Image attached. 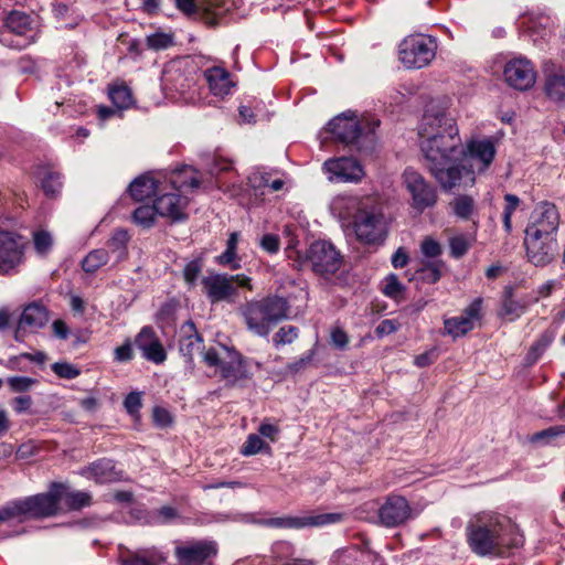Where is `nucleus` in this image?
Segmentation results:
<instances>
[{
  "label": "nucleus",
  "instance_id": "f257e3e1",
  "mask_svg": "<svg viewBox=\"0 0 565 565\" xmlns=\"http://www.w3.org/2000/svg\"><path fill=\"white\" fill-rule=\"evenodd\" d=\"M418 135L426 167L444 190L475 184L471 171L462 172L456 164L462 152L461 139L446 107L429 103L419 122Z\"/></svg>",
  "mask_w": 565,
  "mask_h": 565
},
{
  "label": "nucleus",
  "instance_id": "f03ea898",
  "mask_svg": "<svg viewBox=\"0 0 565 565\" xmlns=\"http://www.w3.org/2000/svg\"><path fill=\"white\" fill-rule=\"evenodd\" d=\"M508 530L507 520L500 515H478L467 525L468 545L479 556H501L521 543V539H510Z\"/></svg>",
  "mask_w": 565,
  "mask_h": 565
},
{
  "label": "nucleus",
  "instance_id": "7ed1b4c3",
  "mask_svg": "<svg viewBox=\"0 0 565 565\" xmlns=\"http://www.w3.org/2000/svg\"><path fill=\"white\" fill-rule=\"evenodd\" d=\"M289 309L287 299L271 296L246 303L242 313L249 331L267 337L274 326L288 318Z\"/></svg>",
  "mask_w": 565,
  "mask_h": 565
},
{
  "label": "nucleus",
  "instance_id": "20e7f679",
  "mask_svg": "<svg viewBox=\"0 0 565 565\" xmlns=\"http://www.w3.org/2000/svg\"><path fill=\"white\" fill-rule=\"evenodd\" d=\"M192 169H184L173 173L170 182L174 190L181 192L185 189H198L199 179L194 175ZM188 205V199L180 193H164L157 196L153 202L156 213L162 217H168L173 222L182 221L186 217L184 210Z\"/></svg>",
  "mask_w": 565,
  "mask_h": 565
},
{
  "label": "nucleus",
  "instance_id": "39448f33",
  "mask_svg": "<svg viewBox=\"0 0 565 565\" xmlns=\"http://www.w3.org/2000/svg\"><path fill=\"white\" fill-rule=\"evenodd\" d=\"M437 51V42L425 34L406 36L399 44V60L407 68H423L430 64Z\"/></svg>",
  "mask_w": 565,
  "mask_h": 565
},
{
  "label": "nucleus",
  "instance_id": "423d86ee",
  "mask_svg": "<svg viewBox=\"0 0 565 565\" xmlns=\"http://www.w3.org/2000/svg\"><path fill=\"white\" fill-rule=\"evenodd\" d=\"M353 230L359 241L366 244L382 242L386 235V222L381 204L371 200L353 222Z\"/></svg>",
  "mask_w": 565,
  "mask_h": 565
},
{
  "label": "nucleus",
  "instance_id": "0eeeda50",
  "mask_svg": "<svg viewBox=\"0 0 565 565\" xmlns=\"http://www.w3.org/2000/svg\"><path fill=\"white\" fill-rule=\"evenodd\" d=\"M203 291L212 303L230 301L237 288L252 289L250 278L243 275L211 274L202 279Z\"/></svg>",
  "mask_w": 565,
  "mask_h": 565
},
{
  "label": "nucleus",
  "instance_id": "6e6552de",
  "mask_svg": "<svg viewBox=\"0 0 565 565\" xmlns=\"http://www.w3.org/2000/svg\"><path fill=\"white\" fill-rule=\"evenodd\" d=\"M57 493L53 483L46 493L12 501L17 519H39L57 514L61 511Z\"/></svg>",
  "mask_w": 565,
  "mask_h": 565
},
{
  "label": "nucleus",
  "instance_id": "1a4fd4ad",
  "mask_svg": "<svg viewBox=\"0 0 565 565\" xmlns=\"http://www.w3.org/2000/svg\"><path fill=\"white\" fill-rule=\"evenodd\" d=\"M495 152V146L490 138L471 139L462 148L458 166L462 172L471 171L476 179V173H482L490 167Z\"/></svg>",
  "mask_w": 565,
  "mask_h": 565
},
{
  "label": "nucleus",
  "instance_id": "9d476101",
  "mask_svg": "<svg viewBox=\"0 0 565 565\" xmlns=\"http://www.w3.org/2000/svg\"><path fill=\"white\" fill-rule=\"evenodd\" d=\"M379 125L380 120L374 117L361 124L354 114H341L329 121L328 128L337 140L349 145L355 142L362 134H374Z\"/></svg>",
  "mask_w": 565,
  "mask_h": 565
},
{
  "label": "nucleus",
  "instance_id": "9b49d317",
  "mask_svg": "<svg viewBox=\"0 0 565 565\" xmlns=\"http://www.w3.org/2000/svg\"><path fill=\"white\" fill-rule=\"evenodd\" d=\"M194 84V66L188 57L169 61L162 71L161 85L169 93H185Z\"/></svg>",
  "mask_w": 565,
  "mask_h": 565
},
{
  "label": "nucleus",
  "instance_id": "f8f14e48",
  "mask_svg": "<svg viewBox=\"0 0 565 565\" xmlns=\"http://www.w3.org/2000/svg\"><path fill=\"white\" fill-rule=\"evenodd\" d=\"M28 241L20 234L0 231V275H11L24 263Z\"/></svg>",
  "mask_w": 565,
  "mask_h": 565
},
{
  "label": "nucleus",
  "instance_id": "ddd939ff",
  "mask_svg": "<svg viewBox=\"0 0 565 565\" xmlns=\"http://www.w3.org/2000/svg\"><path fill=\"white\" fill-rule=\"evenodd\" d=\"M403 184L412 198V207L422 213L437 203V191L415 169L406 168L403 172Z\"/></svg>",
  "mask_w": 565,
  "mask_h": 565
},
{
  "label": "nucleus",
  "instance_id": "4468645a",
  "mask_svg": "<svg viewBox=\"0 0 565 565\" xmlns=\"http://www.w3.org/2000/svg\"><path fill=\"white\" fill-rule=\"evenodd\" d=\"M559 226V214L556 206L550 202H541L534 209L525 236L556 238Z\"/></svg>",
  "mask_w": 565,
  "mask_h": 565
},
{
  "label": "nucleus",
  "instance_id": "2eb2a0df",
  "mask_svg": "<svg viewBox=\"0 0 565 565\" xmlns=\"http://www.w3.org/2000/svg\"><path fill=\"white\" fill-rule=\"evenodd\" d=\"M308 260L312 270L320 275L334 274L342 263L340 253L326 241H317L310 245Z\"/></svg>",
  "mask_w": 565,
  "mask_h": 565
},
{
  "label": "nucleus",
  "instance_id": "dca6fc26",
  "mask_svg": "<svg viewBox=\"0 0 565 565\" xmlns=\"http://www.w3.org/2000/svg\"><path fill=\"white\" fill-rule=\"evenodd\" d=\"M322 170L331 182L358 183L365 174L362 164L352 157L328 159Z\"/></svg>",
  "mask_w": 565,
  "mask_h": 565
},
{
  "label": "nucleus",
  "instance_id": "f3484780",
  "mask_svg": "<svg viewBox=\"0 0 565 565\" xmlns=\"http://www.w3.org/2000/svg\"><path fill=\"white\" fill-rule=\"evenodd\" d=\"M482 319V299L476 298L462 311L461 316L444 320L445 333L454 339L466 335Z\"/></svg>",
  "mask_w": 565,
  "mask_h": 565
},
{
  "label": "nucleus",
  "instance_id": "a211bd4d",
  "mask_svg": "<svg viewBox=\"0 0 565 565\" xmlns=\"http://www.w3.org/2000/svg\"><path fill=\"white\" fill-rule=\"evenodd\" d=\"M216 552V545L212 541L186 542L174 550L175 557L182 565H205Z\"/></svg>",
  "mask_w": 565,
  "mask_h": 565
},
{
  "label": "nucleus",
  "instance_id": "6ab92c4d",
  "mask_svg": "<svg viewBox=\"0 0 565 565\" xmlns=\"http://www.w3.org/2000/svg\"><path fill=\"white\" fill-rule=\"evenodd\" d=\"M342 519L339 513H320L302 516H282L265 520L263 523L271 527L303 529L308 526H322L337 523Z\"/></svg>",
  "mask_w": 565,
  "mask_h": 565
},
{
  "label": "nucleus",
  "instance_id": "aec40b11",
  "mask_svg": "<svg viewBox=\"0 0 565 565\" xmlns=\"http://www.w3.org/2000/svg\"><path fill=\"white\" fill-rule=\"evenodd\" d=\"M49 321L47 309L38 303L32 302L28 305L19 319L17 329L14 331V339L23 342L28 332H35L43 328Z\"/></svg>",
  "mask_w": 565,
  "mask_h": 565
},
{
  "label": "nucleus",
  "instance_id": "412c9836",
  "mask_svg": "<svg viewBox=\"0 0 565 565\" xmlns=\"http://www.w3.org/2000/svg\"><path fill=\"white\" fill-rule=\"evenodd\" d=\"M504 77L511 87L519 90H526L534 85L536 73L530 61L515 58L507 63Z\"/></svg>",
  "mask_w": 565,
  "mask_h": 565
},
{
  "label": "nucleus",
  "instance_id": "4be33fe9",
  "mask_svg": "<svg viewBox=\"0 0 565 565\" xmlns=\"http://www.w3.org/2000/svg\"><path fill=\"white\" fill-rule=\"evenodd\" d=\"M524 245L529 260L535 266L550 264L558 252L557 238L525 236Z\"/></svg>",
  "mask_w": 565,
  "mask_h": 565
},
{
  "label": "nucleus",
  "instance_id": "5701e85b",
  "mask_svg": "<svg viewBox=\"0 0 565 565\" xmlns=\"http://www.w3.org/2000/svg\"><path fill=\"white\" fill-rule=\"evenodd\" d=\"M380 522L386 527L405 523L411 518V507L401 495H390L379 509Z\"/></svg>",
  "mask_w": 565,
  "mask_h": 565
},
{
  "label": "nucleus",
  "instance_id": "b1692460",
  "mask_svg": "<svg viewBox=\"0 0 565 565\" xmlns=\"http://www.w3.org/2000/svg\"><path fill=\"white\" fill-rule=\"evenodd\" d=\"M136 347L141 351L142 356L152 363L161 364L167 360V353L158 339L154 330L146 326L141 328L135 338Z\"/></svg>",
  "mask_w": 565,
  "mask_h": 565
},
{
  "label": "nucleus",
  "instance_id": "393cba45",
  "mask_svg": "<svg viewBox=\"0 0 565 565\" xmlns=\"http://www.w3.org/2000/svg\"><path fill=\"white\" fill-rule=\"evenodd\" d=\"M370 201V199L362 200L359 196L340 194L332 199L330 211L332 215L338 217L343 224L345 222L353 224L356 216H359L364 209V204Z\"/></svg>",
  "mask_w": 565,
  "mask_h": 565
},
{
  "label": "nucleus",
  "instance_id": "a878e982",
  "mask_svg": "<svg viewBox=\"0 0 565 565\" xmlns=\"http://www.w3.org/2000/svg\"><path fill=\"white\" fill-rule=\"evenodd\" d=\"M203 340L192 321H186L180 328L179 350L188 363L193 361L195 353L201 352Z\"/></svg>",
  "mask_w": 565,
  "mask_h": 565
},
{
  "label": "nucleus",
  "instance_id": "bb28decb",
  "mask_svg": "<svg viewBox=\"0 0 565 565\" xmlns=\"http://www.w3.org/2000/svg\"><path fill=\"white\" fill-rule=\"evenodd\" d=\"M81 475L99 483L115 482L120 480L121 472L116 470L110 459H99L81 470Z\"/></svg>",
  "mask_w": 565,
  "mask_h": 565
},
{
  "label": "nucleus",
  "instance_id": "cd10ccee",
  "mask_svg": "<svg viewBox=\"0 0 565 565\" xmlns=\"http://www.w3.org/2000/svg\"><path fill=\"white\" fill-rule=\"evenodd\" d=\"M218 370L227 385H235L238 381L249 377L246 361L236 352L231 353L230 360L223 361Z\"/></svg>",
  "mask_w": 565,
  "mask_h": 565
},
{
  "label": "nucleus",
  "instance_id": "c85d7f7f",
  "mask_svg": "<svg viewBox=\"0 0 565 565\" xmlns=\"http://www.w3.org/2000/svg\"><path fill=\"white\" fill-rule=\"evenodd\" d=\"M60 510H81L90 504L92 498L84 491H70L64 484L55 483Z\"/></svg>",
  "mask_w": 565,
  "mask_h": 565
},
{
  "label": "nucleus",
  "instance_id": "c756f323",
  "mask_svg": "<svg viewBox=\"0 0 565 565\" xmlns=\"http://www.w3.org/2000/svg\"><path fill=\"white\" fill-rule=\"evenodd\" d=\"M204 77L211 92L215 96L227 95L231 90V87L233 86V83L230 78V73L220 66L207 68L204 72Z\"/></svg>",
  "mask_w": 565,
  "mask_h": 565
},
{
  "label": "nucleus",
  "instance_id": "7c9ffc66",
  "mask_svg": "<svg viewBox=\"0 0 565 565\" xmlns=\"http://www.w3.org/2000/svg\"><path fill=\"white\" fill-rule=\"evenodd\" d=\"M271 173L263 170H255L252 172L248 177L247 185L254 191V196H250L247 200L245 196H241L238 199L239 204L246 206L257 204L265 194L264 190L268 188Z\"/></svg>",
  "mask_w": 565,
  "mask_h": 565
},
{
  "label": "nucleus",
  "instance_id": "2f4dec72",
  "mask_svg": "<svg viewBox=\"0 0 565 565\" xmlns=\"http://www.w3.org/2000/svg\"><path fill=\"white\" fill-rule=\"evenodd\" d=\"M158 182L149 174L136 178L129 185V193L135 201H143L157 194Z\"/></svg>",
  "mask_w": 565,
  "mask_h": 565
},
{
  "label": "nucleus",
  "instance_id": "473e14b6",
  "mask_svg": "<svg viewBox=\"0 0 565 565\" xmlns=\"http://www.w3.org/2000/svg\"><path fill=\"white\" fill-rule=\"evenodd\" d=\"M166 561L161 552L156 548L140 550L122 557L121 565H160Z\"/></svg>",
  "mask_w": 565,
  "mask_h": 565
},
{
  "label": "nucleus",
  "instance_id": "72a5a7b5",
  "mask_svg": "<svg viewBox=\"0 0 565 565\" xmlns=\"http://www.w3.org/2000/svg\"><path fill=\"white\" fill-rule=\"evenodd\" d=\"M443 260H430L416 270V278L424 284H435L441 277Z\"/></svg>",
  "mask_w": 565,
  "mask_h": 565
},
{
  "label": "nucleus",
  "instance_id": "f704fd0d",
  "mask_svg": "<svg viewBox=\"0 0 565 565\" xmlns=\"http://www.w3.org/2000/svg\"><path fill=\"white\" fill-rule=\"evenodd\" d=\"M129 241L128 232L117 230L107 242V247L115 255L116 262H121L127 256V243Z\"/></svg>",
  "mask_w": 565,
  "mask_h": 565
},
{
  "label": "nucleus",
  "instance_id": "c9c22d12",
  "mask_svg": "<svg viewBox=\"0 0 565 565\" xmlns=\"http://www.w3.org/2000/svg\"><path fill=\"white\" fill-rule=\"evenodd\" d=\"M109 260V252L105 248H98L89 252L82 260V268L85 273L93 274Z\"/></svg>",
  "mask_w": 565,
  "mask_h": 565
},
{
  "label": "nucleus",
  "instance_id": "e433bc0d",
  "mask_svg": "<svg viewBox=\"0 0 565 565\" xmlns=\"http://www.w3.org/2000/svg\"><path fill=\"white\" fill-rule=\"evenodd\" d=\"M563 436H565V425H555L534 433L529 437V441L546 446L552 445L557 438Z\"/></svg>",
  "mask_w": 565,
  "mask_h": 565
},
{
  "label": "nucleus",
  "instance_id": "4c0bfd02",
  "mask_svg": "<svg viewBox=\"0 0 565 565\" xmlns=\"http://www.w3.org/2000/svg\"><path fill=\"white\" fill-rule=\"evenodd\" d=\"M6 26L18 35L25 34L31 29V18L26 13L12 11L6 18Z\"/></svg>",
  "mask_w": 565,
  "mask_h": 565
},
{
  "label": "nucleus",
  "instance_id": "58836bf2",
  "mask_svg": "<svg viewBox=\"0 0 565 565\" xmlns=\"http://www.w3.org/2000/svg\"><path fill=\"white\" fill-rule=\"evenodd\" d=\"M32 242L35 253L44 257L46 256L54 244L52 234L46 230H36L32 233Z\"/></svg>",
  "mask_w": 565,
  "mask_h": 565
},
{
  "label": "nucleus",
  "instance_id": "ea45409f",
  "mask_svg": "<svg viewBox=\"0 0 565 565\" xmlns=\"http://www.w3.org/2000/svg\"><path fill=\"white\" fill-rule=\"evenodd\" d=\"M545 92L550 98L563 100L565 98V75H550L545 82Z\"/></svg>",
  "mask_w": 565,
  "mask_h": 565
},
{
  "label": "nucleus",
  "instance_id": "a19ab883",
  "mask_svg": "<svg viewBox=\"0 0 565 565\" xmlns=\"http://www.w3.org/2000/svg\"><path fill=\"white\" fill-rule=\"evenodd\" d=\"M108 95L118 109H126L132 104L131 92L126 85L120 84L109 87Z\"/></svg>",
  "mask_w": 565,
  "mask_h": 565
},
{
  "label": "nucleus",
  "instance_id": "79ce46f5",
  "mask_svg": "<svg viewBox=\"0 0 565 565\" xmlns=\"http://www.w3.org/2000/svg\"><path fill=\"white\" fill-rule=\"evenodd\" d=\"M450 206L457 217L468 220L475 210V201L469 195H458L450 203Z\"/></svg>",
  "mask_w": 565,
  "mask_h": 565
},
{
  "label": "nucleus",
  "instance_id": "37998d69",
  "mask_svg": "<svg viewBox=\"0 0 565 565\" xmlns=\"http://www.w3.org/2000/svg\"><path fill=\"white\" fill-rule=\"evenodd\" d=\"M524 310L525 307L519 301L514 300L511 292H509L502 301L499 315L502 318H507L508 320L513 321L521 317Z\"/></svg>",
  "mask_w": 565,
  "mask_h": 565
},
{
  "label": "nucleus",
  "instance_id": "c03bdc74",
  "mask_svg": "<svg viewBox=\"0 0 565 565\" xmlns=\"http://www.w3.org/2000/svg\"><path fill=\"white\" fill-rule=\"evenodd\" d=\"M555 335L552 331L543 332L540 338L531 345L527 353V360L530 362H536L545 350L551 345Z\"/></svg>",
  "mask_w": 565,
  "mask_h": 565
},
{
  "label": "nucleus",
  "instance_id": "a18cd8bd",
  "mask_svg": "<svg viewBox=\"0 0 565 565\" xmlns=\"http://www.w3.org/2000/svg\"><path fill=\"white\" fill-rule=\"evenodd\" d=\"M41 183L45 195L55 196L62 189L61 174L55 171L44 170Z\"/></svg>",
  "mask_w": 565,
  "mask_h": 565
},
{
  "label": "nucleus",
  "instance_id": "49530a36",
  "mask_svg": "<svg viewBox=\"0 0 565 565\" xmlns=\"http://www.w3.org/2000/svg\"><path fill=\"white\" fill-rule=\"evenodd\" d=\"M299 335V329L294 326H284L273 337V343L276 348L279 345L292 343Z\"/></svg>",
  "mask_w": 565,
  "mask_h": 565
},
{
  "label": "nucleus",
  "instance_id": "de8ad7c7",
  "mask_svg": "<svg viewBox=\"0 0 565 565\" xmlns=\"http://www.w3.org/2000/svg\"><path fill=\"white\" fill-rule=\"evenodd\" d=\"M382 291L385 296L392 299H399L403 297L404 286L394 274L388 275L383 284Z\"/></svg>",
  "mask_w": 565,
  "mask_h": 565
},
{
  "label": "nucleus",
  "instance_id": "09e8293b",
  "mask_svg": "<svg viewBox=\"0 0 565 565\" xmlns=\"http://www.w3.org/2000/svg\"><path fill=\"white\" fill-rule=\"evenodd\" d=\"M156 210L149 205H140L132 213L134 222L143 226L150 227L154 222Z\"/></svg>",
  "mask_w": 565,
  "mask_h": 565
},
{
  "label": "nucleus",
  "instance_id": "8fccbe9b",
  "mask_svg": "<svg viewBox=\"0 0 565 565\" xmlns=\"http://www.w3.org/2000/svg\"><path fill=\"white\" fill-rule=\"evenodd\" d=\"M7 384L12 392L24 393L38 384V380L29 376H11L7 379Z\"/></svg>",
  "mask_w": 565,
  "mask_h": 565
},
{
  "label": "nucleus",
  "instance_id": "3c124183",
  "mask_svg": "<svg viewBox=\"0 0 565 565\" xmlns=\"http://www.w3.org/2000/svg\"><path fill=\"white\" fill-rule=\"evenodd\" d=\"M471 244L465 235H457L449 239V249L451 257L458 259L467 254Z\"/></svg>",
  "mask_w": 565,
  "mask_h": 565
},
{
  "label": "nucleus",
  "instance_id": "603ef678",
  "mask_svg": "<svg viewBox=\"0 0 565 565\" xmlns=\"http://www.w3.org/2000/svg\"><path fill=\"white\" fill-rule=\"evenodd\" d=\"M420 253L429 259L437 260L443 254V247L435 238L427 236L420 243Z\"/></svg>",
  "mask_w": 565,
  "mask_h": 565
},
{
  "label": "nucleus",
  "instance_id": "864d4df0",
  "mask_svg": "<svg viewBox=\"0 0 565 565\" xmlns=\"http://www.w3.org/2000/svg\"><path fill=\"white\" fill-rule=\"evenodd\" d=\"M51 369L58 377L66 380H74L81 374V370L68 362H55Z\"/></svg>",
  "mask_w": 565,
  "mask_h": 565
},
{
  "label": "nucleus",
  "instance_id": "5fc2aeb1",
  "mask_svg": "<svg viewBox=\"0 0 565 565\" xmlns=\"http://www.w3.org/2000/svg\"><path fill=\"white\" fill-rule=\"evenodd\" d=\"M179 518L180 514L175 508L163 505L154 512L152 520L154 524H168Z\"/></svg>",
  "mask_w": 565,
  "mask_h": 565
},
{
  "label": "nucleus",
  "instance_id": "6e6d98bb",
  "mask_svg": "<svg viewBox=\"0 0 565 565\" xmlns=\"http://www.w3.org/2000/svg\"><path fill=\"white\" fill-rule=\"evenodd\" d=\"M147 46L154 51H160L168 49L172 45L173 40L172 36L166 33H153L147 36L146 39Z\"/></svg>",
  "mask_w": 565,
  "mask_h": 565
},
{
  "label": "nucleus",
  "instance_id": "4d7b16f0",
  "mask_svg": "<svg viewBox=\"0 0 565 565\" xmlns=\"http://www.w3.org/2000/svg\"><path fill=\"white\" fill-rule=\"evenodd\" d=\"M263 447H264L263 439L255 434H250L247 437L246 441L244 443L241 452L244 456H252V455L258 454L263 449Z\"/></svg>",
  "mask_w": 565,
  "mask_h": 565
},
{
  "label": "nucleus",
  "instance_id": "13d9d810",
  "mask_svg": "<svg viewBox=\"0 0 565 565\" xmlns=\"http://www.w3.org/2000/svg\"><path fill=\"white\" fill-rule=\"evenodd\" d=\"M330 342L339 350H344L349 343V335L341 327H333L330 331Z\"/></svg>",
  "mask_w": 565,
  "mask_h": 565
},
{
  "label": "nucleus",
  "instance_id": "bf43d9fd",
  "mask_svg": "<svg viewBox=\"0 0 565 565\" xmlns=\"http://www.w3.org/2000/svg\"><path fill=\"white\" fill-rule=\"evenodd\" d=\"M124 406L129 415H137L142 406L140 393H129L124 401Z\"/></svg>",
  "mask_w": 565,
  "mask_h": 565
},
{
  "label": "nucleus",
  "instance_id": "052dcab7",
  "mask_svg": "<svg viewBox=\"0 0 565 565\" xmlns=\"http://www.w3.org/2000/svg\"><path fill=\"white\" fill-rule=\"evenodd\" d=\"M202 266L198 260H192L184 266L183 276L185 281L193 286L201 273Z\"/></svg>",
  "mask_w": 565,
  "mask_h": 565
},
{
  "label": "nucleus",
  "instance_id": "680f3d73",
  "mask_svg": "<svg viewBox=\"0 0 565 565\" xmlns=\"http://www.w3.org/2000/svg\"><path fill=\"white\" fill-rule=\"evenodd\" d=\"M114 359L116 362H129L134 359V350L129 340L114 350Z\"/></svg>",
  "mask_w": 565,
  "mask_h": 565
},
{
  "label": "nucleus",
  "instance_id": "e2e57ef3",
  "mask_svg": "<svg viewBox=\"0 0 565 565\" xmlns=\"http://www.w3.org/2000/svg\"><path fill=\"white\" fill-rule=\"evenodd\" d=\"M153 422L159 427H167L172 423V416L169 411L163 407H154Z\"/></svg>",
  "mask_w": 565,
  "mask_h": 565
},
{
  "label": "nucleus",
  "instance_id": "0e129e2a",
  "mask_svg": "<svg viewBox=\"0 0 565 565\" xmlns=\"http://www.w3.org/2000/svg\"><path fill=\"white\" fill-rule=\"evenodd\" d=\"M217 263L223 266H228L231 269H238L239 262L236 259V252L225 249L218 257Z\"/></svg>",
  "mask_w": 565,
  "mask_h": 565
},
{
  "label": "nucleus",
  "instance_id": "69168bd1",
  "mask_svg": "<svg viewBox=\"0 0 565 565\" xmlns=\"http://www.w3.org/2000/svg\"><path fill=\"white\" fill-rule=\"evenodd\" d=\"M315 351L310 350L305 355H302L297 361L289 363L287 365V371L290 373H298L299 371L303 370L313 359Z\"/></svg>",
  "mask_w": 565,
  "mask_h": 565
},
{
  "label": "nucleus",
  "instance_id": "338daca9",
  "mask_svg": "<svg viewBox=\"0 0 565 565\" xmlns=\"http://www.w3.org/2000/svg\"><path fill=\"white\" fill-rule=\"evenodd\" d=\"M279 238L277 235L274 234H266L262 237L260 246L264 250L268 252L269 254H275L279 250Z\"/></svg>",
  "mask_w": 565,
  "mask_h": 565
},
{
  "label": "nucleus",
  "instance_id": "774afa93",
  "mask_svg": "<svg viewBox=\"0 0 565 565\" xmlns=\"http://www.w3.org/2000/svg\"><path fill=\"white\" fill-rule=\"evenodd\" d=\"M398 324L395 320L385 319L379 323L375 329V333L377 337L388 335L397 331Z\"/></svg>",
  "mask_w": 565,
  "mask_h": 565
}]
</instances>
